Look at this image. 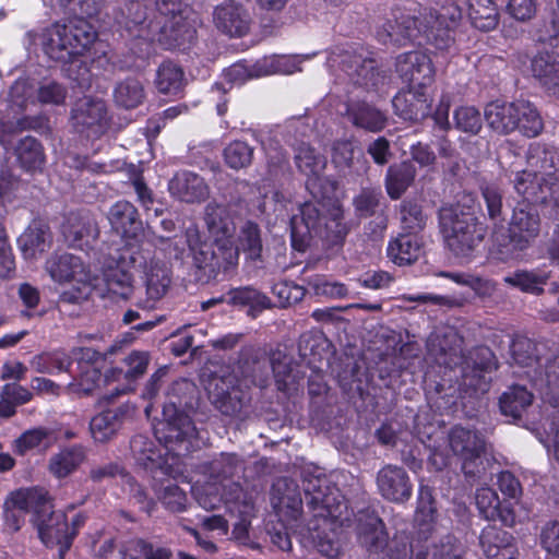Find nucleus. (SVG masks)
<instances>
[{
	"mask_svg": "<svg viewBox=\"0 0 559 559\" xmlns=\"http://www.w3.org/2000/svg\"><path fill=\"white\" fill-rule=\"evenodd\" d=\"M302 489L307 504L313 513V520L308 527L310 537L321 555L329 559L337 558L341 544L336 530L353 526L358 542L370 557L383 555L382 559L385 558L388 534L374 511L361 510L352 520L344 497L317 467L304 473Z\"/></svg>",
	"mask_w": 559,
	"mask_h": 559,
	"instance_id": "obj_1",
	"label": "nucleus"
},
{
	"mask_svg": "<svg viewBox=\"0 0 559 559\" xmlns=\"http://www.w3.org/2000/svg\"><path fill=\"white\" fill-rule=\"evenodd\" d=\"M154 433L158 445L145 436L132 438L130 448L135 461L150 469L154 478L158 474L178 478L183 474L180 457L200 447L199 432L189 416L178 412L175 404H165L163 420L154 427Z\"/></svg>",
	"mask_w": 559,
	"mask_h": 559,
	"instance_id": "obj_2",
	"label": "nucleus"
},
{
	"mask_svg": "<svg viewBox=\"0 0 559 559\" xmlns=\"http://www.w3.org/2000/svg\"><path fill=\"white\" fill-rule=\"evenodd\" d=\"M207 480L191 487L192 495L200 507L213 510L224 503L233 524V538L247 544L249 528L254 516V503L251 495L233 481V477L243 471V462L234 453H221L205 467Z\"/></svg>",
	"mask_w": 559,
	"mask_h": 559,
	"instance_id": "obj_3",
	"label": "nucleus"
},
{
	"mask_svg": "<svg viewBox=\"0 0 559 559\" xmlns=\"http://www.w3.org/2000/svg\"><path fill=\"white\" fill-rule=\"evenodd\" d=\"M80 19L67 24L56 23L36 36L44 52L57 62L69 64L68 76L80 86L88 84V69L81 57L96 39V32L85 17L96 16L102 9L100 0H78Z\"/></svg>",
	"mask_w": 559,
	"mask_h": 559,
	"instance_id": "obj_4",
	"label": "nucleus"
},
{
	"mask_svg": "<svg viewBox=\"0 0 559 559\" xmlns=\"http://www.w3.org/2000/svg\"><path fill=\"white\" fill-rule=\"evenodd\" d=\"M7 506L33 513L32 522L37 527L39 538L47 547L60 546L61 558L69 550L78 527L83 523V518L76 515L70 526L63 512L52 511L50 497L44 488L19 489L9 496Z\"/></svg>",
	"mask_w": 559,
	"mask_h": 559,
	"instance_id": "obj_5",
	"label": "nucleus"
},
{
	"mask_svg": "<svg viewBox=\"0 0 559 559\" xmlns=\"http://www.w3.org/2000/svg\"><path fill=\"white\" fill-rule=\"evenodd\" d=\"M187 242L192 255V275L195 282L209 284L218 280L231 277L238 267L239 248L230 239L214 241L212 245L201 242L199 231L189 228Z\"/></svg>",
	"mask_w": 559,
	"mask_h": 559,
	"instance_id": "obj_6",
	"label": "nucleus"
},
{
	"mask_svg": "<svg viewBox=\"0 0 559 559\" xmlns=\"http://www.w3.org/2000/svg\"><path fill=\"white\" fill-rule=\"evenodd\" d=\"M304 366L282 350H275L270 357L259 355L251 346L240 350L239 369L243 380L252 384H298L305 376Z\"/></svg>",
	"mask_w": 559,
	"mask_h": 559,
	"instance_id": "obj_7",
	"label": "nucleus"
},
{
	"mask_svg": "<svg viewBox=\"0 0 559 559\" xmlns=\"http://www.w3.org/2000/svg\"><path fill=\"white\" fill-rule=\"evenodd\" d=\"M439 225L448 249L457 258H469L484 241L487 226L464 205L442 207Z\"/></svg>",
	"mask_w": 559,
	"mask_h": 559,
	"instance_id": "obj_8",
	"label": "nucleus"
},
{
	"mask_svg": "<svg viewBox=\"0 0 559 559\" xmlns=\"http://www.w3.org/2000/svg\"><path fill=\"white\" fill-rule=\"evenodd\" d=\"M540 217L530 203L518 204L509 222L508 234L495 231L492 235V253L500 261H508L527 249L538 237Z\"/></svg>",
	"mask_w": 559,
	"mask_h": 559,
	"instance_id": "obj_9",
	"label": "nucleus"
},
{
	"mask_svg": "<svg viewBox=\"0 0 559 559\" xmlns=\"http://www.w3.org/2000/svg\"><path fill=\"white\" fill-rule=\"evenodd\" d=\"M484 117L488 127L502 135L518 130L527 138H535L544 129L543 119L536 107L526 100L489 103L485 107Z\"/></svg>",
	"mask_w": 559,
	"mask_h": 559,
	"instance_id": "obj_10",
	"label": "nucleus"
},
{
	"mask_svg": "<svg viewBox=\"0 0 559 559\" xmlns=\"http://www.w3.org/2000/svg\"><path fill=\"white\" fill-rule=\"evenodd\" d=\"M379 41L384 45L406 46L408 44L428 45L436 50H448L450 38L447 31L435 34L423 23V13L414 16L405 13H394L378 29Z\"/></svg>",
	"mask_w": 559,
	"mask_h": 559,
	"instance_id": "obj_11",
	"label": "nucleus"
},
{
	"mask_svg": "<svg viewBox=\"0 0 559 559\" xmlns=\"http://www.w3.org/2000/svg\"><path fill=\"white\" fill-rule=\"evenodd\" d=\"M148 255L140 247L130 246L120 251L117 259L111 260L103 271V281L109 293L123 299L133 293V274L131 269L145 266Z\"/></svg>",
	"mask_w": 559,
	"mask_h": 559,
	"instance_id": "obj_12",
	"label": "nucleus"
},
{
	"mask_svg": "<svg viewBox=\"0 0 559 559\" xmlns=\"http://www.w3.org/2000/svg\"><path fill=\"white\" fill-rule=\"evenodd\" d=\"M330 61L333 64L337 63L355 84L367 90L384 85L389 78L388 71L379 69L376 60L365 56L362 51L343 50L334 55Z\"/></svg>",
	"mask_w": 559,
	"mask_h": 559,
	"instance_id": "obj_13",
	"label": "nucleus"
},
{
	"mask_svg": "<svg viewBox=\"0 0 559 559\" xmlns=\"http://www.w3.org/2000/svg\"><path fill=\"white\" fill-rule=\"evenodd\" d=\"M285 486V493L272 498L273 508L281 522L280 527H273L267 532L274 546L283 551H288L292 548V542L287 531L295 528V523L301 515L302 499L296 488L289 487L287 484Z\"/></svg>",
	"mask_w": 559,
	"mask_h": 559,
	"instance_id": "obj_14",
	"label": "nucleus"
},
{
	"mask_svg": "<svg viewBox=\"0 0 559 559\" xmlns=\"http://www.w3.org/2000/svg\"><path fill=\"white\" fill-rule=\"evenodd\" d=\"M108 109L100 98L83 97L71 111L73 128L87 138H99L109 126Z\"/></svg>",
	"mask_w": 559,
	"mask_h": 559,
	"instance_id": "obj_15",
	"label": "nucleus"
},
{
	"mask_svg": "<svg viewBox=\"0 0 559 559\" xmlns=\"http://www.w3.org/2000/svg\"><path fill=\"white\" fill-rule=\"evenodd\" d=\"M464 340L451 326L438 329L427 338V354L439 366L453 368L465 360Z\"/></svg>",
	"mask_w": 559,
	"mask_h": 559,
	"instance_id": "obj_16",
	"label": "nucleus"
},
{
	"mask_svg": "<svg viewBox=\"0 0 559 559\" xmlns=\"http://www.w3.org/2000/svg\"><path fill=\"white\" fill-rule=\"evenodd\" d=\"M299 70L295 59L286 56L264 57L253 64L238 62L225 70V79L236 85H241L246 81L254 78H261L273 73H294Z\"/></svg>",
	"mask_w": 559,
	"mask_h": 559,
	"instance_id": "obj_17",
	"label": "nucleus"
},
{
	"mask_svg": "<svg viewBox=\"0 0 559 559\" xmlns=\"http://www.w3.org/2000/svg\"><path fill=\"white\" fill-rule=\"evenodd\" d=\"M542 418L539 424L546 432V437L538 433L539 441L544 444L550 459L559 464V386H542Z\"/></svg>",
	"mask_w": 559,
	"mask_h": 559,
	"instance_id": "obj_18",
	"label": "nucleus"
},
{
	"mask_svg": "<svg viewBox=\"0 0 559 559\" xmlns=\"http://www.w3.org/2000/svg\"><path fill=\"white\" fill-rule=\"evenodd\" d=\"M395 71L409 86L428 88L435 80V68L428 55L414 50L399 55Z\"/></svg>",
	"mask_w": 559,
	"mask_h": 559,
	"instance_id": "obj_19",
	"label": "nucleus"
},
{
	"mask_svg": "<svg viewBox=\"0 0 559 559\" xmlns=\"http://www.w3.org/2000/svg\"><path fill=\"white\" fill-rule=\"evenodd\" d=\"M511 366H518L523 371H513V374L520 379H527L536 383L542 381V364L537 353V345L528 337L516 335L510 344Z\"/></svg>",
	"mask_w": 559,
	"mask_h": 559,
	"instance_id": "obj_20",
	"label": "nucleus"
},
{
	"mask_svg": "<svg viewBox=\"0 0 559 559\" xmlns=\"http://www.w3.org/2000/svg\"><path fill=\"white\" fill-rule=\"evenodd\" d=\"M250 14L234 0H225L213 11V22L218 31L230 36L241 37L250 27Z\"/></svg>",
	"mask_w": 559,
	"mask_h": 559,
	"instance_id": "obj_21",
	"label": "nucleus"
},
{
	"mask_svg": "<svg viewBox=\"0 0 559 559\" xmlns=\"http://www.w3.org/2000/svg\"><path fill=\"white\" fill-rule=\"evenodd\" d=\"M323 217L317 205L305 202L299 207V214L290 219V237L294 249L305 251L312 234H319Z\"/></svg>",
	"mask_w": 559,
	"mask_h": 559,
	"instance_id": "obj_22",
	"label": "nucleus"
},
{
	"mask_svg": "<svg viewBox=\"0 0 559 559\" xmlns=\"http://www.w3.org/2000/svg\"><path fill=\"white\" fill-rule=\"evenodd\" d=\"M392 106L400 118L418 121L430 114L431 100L427 88L408 86L406 91H401L394 96Z\"/></svg>",
	"mask_w": 559,
	"mask_h": 559,
	"instance_id": "obj_23",
	"label": "nucleus"
},
{
	"mask_svg": "<svg viewBox=\"0 0 559 559\" xmlns=\"http://www.w3.org/2000/svg\"><path fill=\"white\" fill-rule=\"evenodd\" d=\"M144 253L148 255V259L146 265L140 269H143L145 273L147 300L138 302V307L145 312L153 308L155 301L165 296L170 286L171 278L170 271L166 264L151 258L148 250H144Z\"/></svg>",
	"mask_w": 559,
	"mask_h": 559,
	"instance_id": "obj_24",
	"label": "nucleus"
},
{
	"mask_svg": "<svg viewBox=\"0 0 559 559\" xmlns=\"http://www.w3.org/2000/svg\"><path fill=\"white\" fill-rule=\"evenodd\" d=\"M380 495L392 502L402 503L412 496V484L406 471L396 465L382 467L377 475Z\"/></svg>",
	"mask_w": 559,
	"mask_h": 559,
	"instance_id": "obj_25",
	"label": "nucleus"
},
{
	"mask_svg": "<svg viewBox=\"0 0 559 559\" xmlns=\"http://www.w3.org/2000/svg\"><path fill=\"white\" fill-rule=\"evenodd\" d=\"M332 162L344 177L355 179L369 170V162L364 151L350 141H336Z\"/></svg>",
	"mask_w": 559,
	"mask_h": 559,
	"instance_id": "obj_26",
	"label": "nucleus"
},
{
	"mask_svg": "<svg viewBox=\"0 0 559 559\" xmlns=\"http://www.w3.org/2000/svg\"><path fill=\"white\" fill-rule=\"evenodd\" d=\"M46 270L59 283L73 281L86 286L91 281V273L81 258L71 253L52 255L46 262Z\"/></svg>",
	"mask_w": 559,
	"mask_h": 559,
	"instance_id": "obj_27",
	"label": "nucleus"
},
{
	"mask_svg": "<svg viewBox=\"0 0 559 559\" xmlns=\"http://www.w3.org/2000/svg\"><path fill=\"white\" fill-rule=\"evenodd\" d=\"M449 443L453 453L462 457L464 473L474 474L475 471L469 468V465L478 460L484 451V439L475 431L463 427H454L450 432Z\"/></svg>",
	"mask_w": 559,
	"mask_h": 559,
	"instance_id": "obj_28",
	"label": "nucleus"
},
{
	"mask_svg": "<svg viewBox=\"0 0 559 559\" xmlns=\"http://www.w3.org/2000/svg\"><path fill=\"white\" fill-rule=\"evenodd\" d=\"M531 72L543 88L559 99V52L538 51L531 60Z\"/></svg>",
	"mask_w": 559,
	"mask_h": 559,
	"instance_id": "obj_29",
	"label": "nucleus"
},
{
	"mask_svg": "<svg viewBox=\"0 0 559 559\" xmlns=\"http://www.w3.org/2000/svg\"><path fill=\"white\" fill-rule=\"evenodd\" d=\"M157 9L165 16L171 14V17L162 26L163 33L171 40V46L180 47L194 38L195 31L179 12V3L173 0H162L157 2Z\"/></svg>",
	"mask_w": 559,
	"mask_h": 559,
	"instance_id": "obj_30",
	"label": "nucleus"
},
{
	"mask_svg": "<svg viewBox=\"0 0 559 559\" xmlns=\"http://www.w3.org/2000/svg\"><path fill=\"white\" fill-rule=\"evenodd\" d=\"M168 190L171 195L186 203L202 202L210 194L205 180L188 170L177 173L169 181Z\"/></svg>",
	"mask_w": 559,
	"mask_h": 559,
	"instance_id": "obj_31",
	"label": "nucleus"
},
{
	"mask_svg": "<svg viewBox=\"0 0 559 559\" xmlns=\"http://www.w3.org/2000/svg\"><path fill=\"white\" fill-rule=\"evenodd\" d=\"M96 222L88 213H70L63 225L62 234L69 246L82 249L98 236Z\"/></svg>",
	"mask_w": 559,
	"mask_h": 559,
	"instance_id": "obj_32",
	"label": "nucleus"
},
{
	"mask_svg": "<svg viewBox=\"0 0 559 559\" xmlns=\"http://www.w3.org/2000/svg\"><path fill=\"white\" fill-rule=\"evenodd\" d=\"M415 528L418 544L433 538L439 531L432 491L429 487L423 485H420L418 492Z\"/></svg>",
	"mask_w": 559,
	"mask_h": 559,
	"instance_id": "obj_33",
	"label": "nucleus"
},
{
	"mask_svg": "<svg viewBox=\"0 0 559 559\" xmlns=\"http://www.w3.org/2000/svg\"><path fill=\"white\" fill-rule=\"evenodd\" d=\"M107 217L111 228L122 237L135 238L143 230L139 212L129 201H117L110 206Z\"/></svg>",
	"mask_w": 559,
	"mask_h": 559,
	"instance_id": "obj_34",
	"label": "nucleus"
},
{
	"mask_svg": "<svg viewBox=\"0 0 559 559\" xmlns=\"http://www.w3.org/2000/svg\"><path fill=\"white\" fill-rule=\"evenodd\" d=\"M204 222L214 241L233 240L236 223L230 205L210 202L204 209Z\"/></svg>",
	"mask_w": 559,
	"mask_h": 559,
	"instance_id": "obj_35",
	"label": "nucleus"
},
{
	"mask_svg": "<svg viewBox=\"0 0 559 559\" xmlns=\"http://www.w3.org/2000/svg\"><path fill=\"white\" fill-rule=\"evenodd\" d=\"M480 546L488 559H515L518 556L514 537L495 526H487L483 530Z\"/></svg>",
	"mask_w": 559,
	"mask_h": 559,
	"instance_id": "obj_36",
	"label": "nucleus"
},
{
	"mask_svg": "<svg viewBox=\"0 0 559 559\" xmlns=\"http://www.w3.org/2000/svg\"><path fill=\"white\" fill-rule=\"evenodd\" d=\"M462 19L461 8L454 1H448L440 9H428L423 12L424 26L435 34L447 31L450 38L449 48L453 45L454 39L452 31Z\"/></svg>",
	"mask_w": 559,
	"mask_h": 559,
	"instance_id": "obj_37",
	"label": "nucleus"
},
{
	"mask_svg": "<svg viewBox=\"0 0 559 559\" xmlns=\"http://www.w3.org/2000/svg\"><path fill=\"white\" fill-rule=\"evenodd\" d=\"M345 116L353 126L369 132H379L386 124L385 115L366 102L348 103Z\"/></svg>",
	"mask_w": 559,
	"mask_h": 559,
	"instance_id": "obj_38",
	"label": "nucleus"
},
{
	"mask_svg": "<svg viewBox=\"0 0 559 559\" xmlns=\"http://www.w3.org/2000/svg\"><path fill=\"white\" fill-rule=\"evenodd\" d=\"M331 344L323 333H304L298 341L299 356L308 366L329 361Z\"/></svg>",
	"mask_w": 559,
	"mask_h": 559,
	"instance_id": "obj_39",
	"label": "nucleus"
},
{
	"mask_svg": "<svg viewBox=\"0 0 559 559\" xmlns=\"http://www.w3.org/2000/svg\"><path fill=\"white\" fill-rule=\"evenodd\" d=\"M467 16L471 24L481 32L495 29L500 20L497 0H467Z\"/></svg>",
	"mask_w": 559,
	"mask_h": 559,
	"instance_id": "obj_40",
	"label": "nucleus"
},
{
	"mask_svg": "<svg viewBox=\"0 0 559 559\" xmlns=\"http://www.w3.org/2000/svg\"><path fill=\"white\" fill-rule=\"evenodd\" d=\"M415 176L416 168L409 160L390 165L384 179L388 195L399 200L413 183Z\"/></svg>",
	"mask_w": 559,
	"mask_h": 559,
	"instance_id": "obj_41",
	"label": "nucleus"
},
{
	"mask_svg": "<svg viewBox=\"0 0 559 559\" xmlns=\"http://www.w3.org/2000/svg\"><path fill=\"white\" fill-rule=\"evenodd\" d=\"M533 393L526 386H510L500 400L499 407L502 415L510 417L513 423L522 421L523 415L532 405Z\"/></svg>",
	"mask_w": 559,
	"mask_h": 559,
	"instance_id": "obj_42",
	"label": "nucleus"
},
{
	"mask_svg": "<svg viewBox=\"0 0 559 559\" xmlns=\"http://www.w3.org/2000/svg\"><path fill=\"white\" fill-rule=\"evenodd\" d=\"M51 240L49 227L34 223L19 237L17 243L26 259H34L50 247Z\"/></svg>",
	"mask_w": 559,
	"mask_h": 559,
	"instance_id": "obj_43",
	"label": "nucleus"
},
{
	"mask_svg": "<svg viewBox=\"0 0 559 559\" xmlns=\"http://www.w3.org/2000/svg\"><path fill=\"white\" fill-rule=\"evenodd\" d=\"M112 97L116 106L123 109H133L143 104L146 92L143 82L135 76H128L117 82Z\"/></svg>",
	"mask_w": 559,
	"mask_h": 559,
	"instance_id": "obj_44",
	"label": "nucleus"
},
{
	"mask_svg": "<svg viewBox=\"0 0 559 559\" xmlns=\"http://www.w3.org/2000/svg\"><path fill=\"white\" fill-rule=\"evenodd\" d=\"M421 243L416 233L400 235L388 247L389 258L397 265H408L420 254Z\"/></svg>",
	"mask_w": 559,
	"mask_h": 559,
	"instance_id": "obj_45",
	"label": "nucleus"
},
{
	"mask_svg": "<svg viewBox=\"0 0 559 559\" xmlns=\"http://www.w3.org/2000/svg\"><path fill=\"white\" fill-rule=\"evenodd\" d=\"M467 366L472 367V378L483 382L491 383L492 373L497 370L498 361L493 352L487 346L474 348L466 360Z\"/></svg>",
	"mask_w": 559,
	"mask_h": 559,
	"instance_id": "obj_46",
	"label": "nucleus"
},
{
	"mask_svg": "<svg viewBox=\"0 0 559 559\" xmlns=\"http://www.w3.org/2000/svg\"><path fill=\"white\" fill-rule=\"evenodd\" d=\"M549 273L540 270H518L504 276L503 282L524 293L540 295L544 287L549 285Z\"/></svg>",
	"mask_w": 559,
	"mask_h": 559,
	"instance_id": "obj_47",
	"label": "nucleus"
},
{
	"mask_svg": "<svg viewBox=\"0 0 559 559\" xmlns=\"http://www.w3.org/2000/svg\"><path fill=\"white\" fill-rule=\"evenodd\" d=\"M85 460V452L81 447L61 450L51 456L49 471L56 478H64L72 474Z\"/></svg>",
	"mask_w": 559,
	"mask_h": 559,
	"instance_id": "obj_48",
	"label": "nucleus"
},
{
	"mask_svg": "<svg viewBox=\"0 0 559 559\" xmlns=\"http://www.w3.org/2000/svg\"><path fill=\"white\" fill-rule=\"evenodd\" d=\"M15 156L21 167L27 171L39 169L44 162V150L39 141L33 136L21 139L14 148Z\"/></svg>",
	"mask_w": 559,
	"mask_h": 559,
	"instance_id": "obj_49",
	"label": "nucleus"
},
{
	"mask_svg": "<svg viewBox=\"0 0 559 559\" xmlns=\"http://www.w3.org/2000/svg\"><path fill=\"white\" fill-rule=\"evenodd\" d=\"M556 151L543 143L534 142L530 145L526 153V162L530 169L537 174L544 173L545 176L552 175L551 171L557 167Z\"/></svg>",
	"mask_w": 559,
	"mask_h": 559,
	"instance_id": "obj_50",
	"label": "nucleus"
},
{
	"mask_svg": "<svg viewBox=\"0 0 559 559\" xmlns=\"http://www.w3.org/2000/svg\"><path fill=\"white\" fill-rule=\"evenodd\" d=\"M475 499L480 514L486 520L496 521L497 519H500L504 524L513 523V515H504L500 509V499L493 489L489 487L478 488Z\"/></svg>",
	"mask_w": 559,
	"mask_h": 559,
	"instance_id": "obj_51",
	"label": "nucleus"
},
{
	"mask_svg": "<svg viewBox=\"0 0 559 559\" xmlns=\"http://www.w3.org/2000/svg\"><path fill=\"white\" fill-rule=\"evenodd\" d=\"M414 551V559H463L465 547L454 536L447 535L440 540V544L433 543L431 549Z\"/></svg>",
	"mask_w": 559,
	"mask_h": 559,
	"instance_id": "obj_52",
	"label": "nucleus"
},
{
	"mask_svg": "<svg viewBox=\"0 0 559 559\" xmlns=\"http://www.w3.org/2000/svg\"><path fill=\"white\" fill-rule=\"evenodd\" d=\"M295 164L309 178L323 173L326 159L310 145L301 143L295 150Z\"/></svg>",
	"mask_w": 559,
	"mask_h": 559,
	"instance_id": "obj_53",
	"label": "nucleus"
},
{
	"mask_svg": "<svg viewBox=\"0 0 559 559\" xmlns=\"http://www.w3.org/2000/svg\"><path fill=\"white\" fill-rule=\"evenodd\" d=\"M238 241L247 259L258 261L262 255V239L259 225L252 221H247L240 227Z\"/></svg>",
	"mask_w": 559,
	"mask_h": 559,
	"instance_id": "obj_54",
	"label": "nucleus"
},
{
	"mask_svg": "<svg viewBox=\"0 0 559 559\" xmlns=\"http://www.w3.org/2000/svg\"><path fill=\"white\" fill-rule=\"evenodd\" d=\"M227 296L229 304L234 306H249L252 311L260 312L272 306L267 296L250 286L230 289Z\"/></svg>",
	"mask_w": 559,
	"mask_h": 559,
	"instance_id": "obj_55",
	"label": "nucleus"
},
{
	"mask_svg": "<svg viewBox=\"0 0 559 559\" xmlns=\"http://www.w3.org/2000/svg\"><path fill=\"white\" fill-rule=\"evenodd\" d=\"M155 84L163 94H176L183 85V71L173 62H164L157 70Z\"/></svg>",
	"mask_w": 559,
	"mask_h": 559,
	"instance_id": "obj_56",
	"label": "nucleus"
},
{
	"mask_svg": "<svg viewBox=\"0 0 559 559\" xmlns=\"http://www.w3.org/2000/svg\"><path fill=\"white\" fill-rule=\"evenodd\" d=\"M119 426L120 421L117 413L107 409L92 418L90 429L95 441L105 442L116 433Z\"/></svg>",
	"mask_w": 559,
	"mask_h": 559,
	"instance_id": "obj_57",
	"label": "nucleus"
},
{
	"mask_svg": "<svg viewBox=\"0 0 559 559\" xmlns=\"http://www.w3.org/2000/svg\"><path fill=\"white\" fill-rule=\"evenodd\" d=\"M32 367L41 373H58L67 371L72 365L71 357L63 352L43 353L31 361Z\"/></svg>",
	"mask_w": 559,
	"mask_h": 559,
	"instance_id": "obj_58",
	"label": "nucleus"
},
{
	"mask_svg": "<svg viewBox=\"0 0 559 559\" xmlns=\"http://www.w3.org/2000/svg\"><path fill=\"white\" fill-rule=\"evenodd\" d=\"M253 152L247 142L234 141L224 148V159L228 167L239 170L251 165Z\"/></svg>",
	"mask_w": 559,
	"mask_h": 559,
	"instance_id": "obj_59",
	"label": "nucleus"
},
{
	"mask_svg": "<svg viewBox=\"0 0 559 559\" xmlns=\"http://www.w3.org/2000/svg\"><path fill=\"white\" fill-rule=\"evenodd\" d=\"M32 393L26 386H3L0 394V416L9 417L14 414L17 405L28 402Z\"/></svg>",
	"mask_w": 559,
	"mask_h": 559,
	"instance_id": "obj_60",
	"label": "nucleus"
},
{
	"mask_svg": "<svg viewBox=\"0 0 559 559\" xmlns=\"http://www.w3.org/2000/svg\"><path fill=\"white\" fill-rule=\"evenodd\" d=\"M382 199L379 188H362L353 199L355 212L360 217H369L377 214Z\"/></svg>",
	"mask_w": 559,
	"mask_h": 559,
	"instance_id": "obj_61",
	"label": "nucleus"
},
{
	"mask_svg": "<svg viewBox=\"0 0 559 559\" xmlns=\"http://www.w3.org/2000/svg\"><path fill=\"white\" fill-rule=\"evenodd\" d=\"M215 407L224 415L237 416L241 413L245 402L239 386H230L226 392L212 394Z\"/></svg>",
	"mask_w": 559,
	"mask_h": 559,
	"instance_id": "obj_62",
	"label": "nucleus"
},
{
	"mask_svg": "<svg viewBox=\"0 0 559 559\" xmlns=\"http://www.w3.org/2000/svg\"><path fill=\"white\" fill-rule=\"evenodd\" d=\"M455 128L472 135L477 134L483 127L480 112L473 106H462L454 111Z\"/></svg>",
	"mask_w": 559,
	"mask_h": 559,
	"instance_id": "obj_63",
	"label": "nucleus"
},
{
	"mask_svg": "<svg viewBox=\"0 0 559 559\" xmlns=\"http://www.w3.org/2000/svg\"><path fill=\"white\" fill-rule=\"evenodd\" d=\"M539 540L546 559H559V520H550L542 526Z\"/></svg>",
	"mask_w": 559,
	"mask_h": 559,
	"instance_id": "obj_64",
	"label": "nucleus"
}]
</instances>
